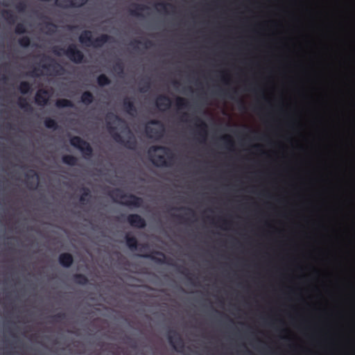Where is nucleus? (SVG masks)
<instances>
[{
    "label": "nucleus",
    "mask_w": 355,
    "mask_h": 355,
    "mask_svg": "<svg viewBox=\"0 0 355 355\" xmlns=\"http://www.w3.org/2000/svg\"><path fill=\"white\" fill-rule=\"evenodd\" d=\"M109 195L114 202L128 207L132 206L139 208L142 206L144 202V200L141 197L133 194H125L122 189L119 188L111 191Z\"/></svg>",
    "instance_id": "obj_1"
},
{
    "label": "nucleus",
    "mask_w": 355,
    "mask_h": 355,
    "mask_svg": "<svg viewBox=\"0 0 355 355\" xmlns=\"http://www.w3.org/2000/svg\"><path fill=\"white\" fill-rule=\"evenodd\" d=\"M78 40L85 46L100 48L110 42L112 40V37L107 34H102L94 39L92 31L85 30L80 33Z\"/></svg>",
    "instance_id": "obj_2"
},
{
    "label": "nucleus",
    "mask_w": 355,
    "mask_h": 355,
    "mask_svg": "<svg viewBox=\"0 0 355 355\" xmlns=\"http://www.w3.org/2000/svg\"><path fill=\"white\" fill-rule=\"evenodd\" d=\"M53 52L58 56L61 55H66L72 62L76 64H80L84 60V54L78 49L77 46L74 44H69L67 49L55 46L53 49Z\"/></svg>",
    "instance_id": "obj_3"
},
{
    "label": "nucleus",
    "mask_w": 355,
    "mask_h": 355,
    "mask_svg": "<svg viewBox=\"0 0 355 355\" xmlns=\"http://www.w3.org/2000/svg\"><path fill=\"white\" fill-rule=\"evenodd\" d=\"M158 150L162 151L169 161L173 159V155L169 148L163 146H153L150 148L148 153L150 156L153 157L152 162L153 164L156 166H169L170 164L166 160L164 155H156L153 156L152 153Z\"/></svg>",
    "instance_id": "obj_4"
},
{
    "label": "nucleus",
    "mask_w": 355,
    "mask_h": 355,
    "mask_svg": "<svg viewBox=\"0 0 355 355\" xmlns=\"http://www.w3.org/2000/svg\"><path fill=\"white\" fill-rule=\"evenodd\" d=\"M107 130L116 142L123 144L125 148L128 149L133 150L136 148L137 144V140L129 129V135L127 140H125L123 138L121 134L116 131V127L111 125L110 122H107Z\"/></svg>",
    "instance_id": "obj_5"
},
{
    "label": "nucleus",
    "mask_w": 355,
    "mask_h": 355,
    "mask_svg": "<svg viewBox=\"0 0 355 355\" xmlns=\"http://www.w3.org/2000/svg\"><path fill=\"white\" fill-rule=\"evenodd\" d=\"M70 144L74 148L78 149L85 159L90 158L93 155V148L91 145L78 136L71 137Z\"/></svg>",
    "instance_id": "obj_6"
},
{
    "label": "nucleus",
    "mask_w": 355,
    "mask_h": 355,
    "mask_svg": "<svg viewBox=\"0 0 355 355\" xmlns=\"http://www.w3.org/2000/svg\"><path fill=\"white\" fill-rule=\"evenodd\" d=\"M139 257L149 259L156 263L175 266L173 260L168 258L164 253L160 251H153L150 253L139 254Z\"/></svg>",
    "instance_id": "obj_7"
},
{
    "label": "nucleus",
    "mask_w": 355,
    "mask_h": 355,
    "mask_svg": "<svg viewBox=\"0 0 355 355\" xmlns=\"http://www.w3.org/2000/svg\"><path fill=\"white\" fill-rule=\"evenodd\" d=\"M170 345L175 351L181 352L184 348V343L181 336L176 331H171L168 335Z\"/></svg>",
    "instance_id": "obj_8"
},
{
    "label": "nucleus",
    "mask_w": 355,
    "mask_h": 355,
    "mask_svg": "<svg viewBox=\"0 0 355 355\" xmlns=\"http://www.w3.org/2000/svg\"><path fill=\"white\" fill-rule=\"evenodd\" d=\"M148 124L159 125L162 127V130H158L154 128L149 126L148 125H146L145 131H146V135L149 138H153V137L160 138L163 135L164 125L160 121L157 120V119H153L148 122Z\"/></svg>",
    "instance_id": "obj_9"
},
{
    "label": "nucleus",
    "mask_w": 355,
    "mask_h": 355,
    "mask_svg": "<svg viewBox=\"0 0 355 355\" xmlns=\"http://www.w3.org/2000/svg\"><path fill=\"white\" fill-rule=\"evenodd\" d=\"M130 225L135 228L143 229L146 226V222L144 218L137 214H129L126 218Z\"/></svg>",
    "instance_id": "obj_10"
},
{
    "label": "nucleus",
    "mask_w": 355,
    "mask_h": 355,
    "mask_svg": "<svg viewBox=\"0 0 355 355\" xmlns=\"http://www.w3.org/2000/svg\"><path fill=\"white\" fill-rule=\"evenodd\" d=\"M88 0H55V4L62 8H80L84 6Z\"/></svg>",
    "instance_id": "obj_11"
},
{
    "label": "nucleus",
    "mask_w": 355,
    "mask_h": 355,
    "mask_svg": "<svg viewBox=\"0 0 355 355\" xmlns=\"http://www.w3.org/2000/svg\"><path fill=\"white\" fill-rule=\"evenodd\" d=\"M45 59L49 60L50 62L47 64H43L42 65V69L53 72L55 75H59L62 73L64 71V68L58 62L55 61V60L51 58L50 57H45Z\"/></svg>",
    "instance_id": "obj_12"
},
{
    "label": "nucleus",
    "mask_w": 355,
    "mask_h": 355,
    "mask_svg": "<svg viewBox=\"0 0 355 355\" xmlns=\"http://www.w3.org/2000/svg\"><path fill=\"white\" fill-rule=\"evenodd\" d=\"M49 100V94L48 90L40 89L37 91L35 96V103L40 106L47 105Z\"/></svg>",
    "instance_id": "obj_13"
},
{
    "label": "nucleus",
    "mask_w": 355,
    "mask_h": 355,
    "mask_svg": "<svg viewBox=\"0 0 355 355\" xmlns=\"http://www.w3.org/2000/svg\"><path fill=\"white\" fill-rule=\"evenodd\" d=\"M155 104L159 110L165 111L171 107V100L168 96L161 94L157 97Z\"/></svg>",
    "instance_id": "obj_14"
},
{
    "label": "nucleus",
    "mask_w": 355,
    "mask_h": 355,
    "mask_svg": "<svg viewBox=\"0 0 355 355\" xmlns=\"http://www.w3.org/2000/svg\"><path fill=\"white\" fill-rule=\"evenodd\" d=\"M26 186L29 189H35L38 184V175L35 171L31 169L26 174Z\"/></svg>",
    "instance_id": "obj_15"
},
{
    "label": "nucleus",
    "mask_w": 355,
    "mask_h": 355,
    "mask_svg": "<svg viewBox=\"0 0 355 355\" xmlns=\"http://www.w3.org/2000/svg\"><path fill=\"white\" fill-rule=\"evenodd\" d=\"M196 128L197 129V134L202 139V141H205L207 137V125L205 121L200 118H196Z\"/></svg>",
    "instance_id": "obj_16"
},
{
    "label": "nucleus",
    "mask_w": 355,
    "mask_h": 355,
    "mask_svg": "<svg viewBox=\"0 0 355 355\" xmlns=\"http://www.w3.org/2000/svg\"><path fill=\"white\" fill-rule=\"evenodd\" d=\"M60 264L64 268H69L73 263V257L69 252L61 253L58 257Z\"/></svg>",
    "instance_id": "obj_17"
},
{
    "label": "nucleus",
    "mask_w": 355,
    "mask_h": 355,
    "mask_svg": "<svg viewBox=\"0 0 355 355\" xmlns=\"http://www.w3.org/2000/svg\"><path fill=\"white\" fill-rule=\"evenodd\" d=\"M123 107L124 110L130 115H133L137 112V109L133 101L129 98H125L123 99Z\"/></svg>",
    "instance_id": "obj_18"
},
{
    "label": "nucleus",
    "mask_w": 355,
    "mask_h": 355,
    "mask_svg": "<svg viewBox=\"0 0 355 355\" xmlns=\"http://www.w3.org/2000/svg\"><path fill=\"white\" fill-rule=\"evenodd\" d=\"M127 246L132 250L138 249V241L135 236L127 234L125 237Z\"/></svg>",
    "instance_id": "obj_19"
},
{
    "label": "nucleus",
    "mask_w": 355,
    "mask_h": 355,
    "mask_svg": "<svg viewBox=\"0 0 355 355\" xmlns=\"http://www.w3.org/2000/svg\"><path fill=\"white\" fill-rule=\"evenodd\" d=\"M81 190L83 191V193L80 196L79 200L80 203L85 205L89 202V198H91V191L87 187H83Z\"/></svg>",
    "instance_id": "obj_20"
},
{
    "label": "nucleus",
    "mask_w": 355,
    "mask_h": 355,
    "mask_svg": "<svg viewBox=\"0 0 355 355\" xmlns=\"http://www.w3.org/2000/svg\"><path fill=\"white\" fill-rule=\"evenodd\" d=\"M62 161L64 164L71 166H76L78 164L77 157L71 155H63L62 157Z\"/></svg>",
    "instance_id": "obj_21"
},
{
    "label": "nucleus",
    "mask_w": 355,
    "mask_h": 355,
    "mask_svg": "<svg viewBox=\"0 0 355 355\" xmlns=\"http://www.w3.org/2000/svg\"><path fill=\"white\" fill-rule=\"evenodd\" d=\"M94 99L93 94L89 91L84 92L80 96L81 102L86 105H90Z\"/></svg>",
    "instance_id": "obj_22"
},
{
    "label": "nucleus",
    "mask_w": 355,
    "mask_h": 355,
    "mask_svg": "<svg viewBox=\"0 0 355 355\" xmlns=\"http://www.w3.org/2000/svg\"><path fill=\"white\" fill-rule=\"evenodd\" d=\"M73 281L75 284L85 286L88 284L87 277L83 274H75L73 276Z\"/></svg>",
    "instance_id": "obj_23"
},
{
    "label": "nucleus",
    "mask_w": 355,
    "mask_h": 355,
    "mask_svg": "<svg viewBox=\"0 0 355 355\" xmlns=\"http://www.w3.org/2000/svg\"><path fill=\"white\" fill-rule=\"evenodd\" d=\"M18 106L26 112H32L33 107L28 103L26 98L20 97L17 102Z\"/></svg>",
    "instance_id": "obj_24"
},
{
    "label": "nucleus",
    "mask_w": 355,
    "mask_h": 355,
    "mask_svg": "<svg viewBox=\"0 0 355 355\" xmlns=\"http://www.w3.org/2000/svg\"><path fill=\"white\" fill-rule=\"evenodd\" d=\"M55 106L58 108L73 107V103L70 100L60 98L55 101Z\"/></svg>",
    "instance_id": "obj_25"
},
{
    "label": "nucleus",
    "mask_w": 355,
    "mask_h": 355,
    "mask_svg": "<svg viewBox=\"0 0 355 355\" xmlns=\"http://www.w3.org/2000/svg\"><path fill=\"white\" fill-rule=\"evenodd\" d=\"M148 8L144 5L142 4H135V9L130 10V15L135 17H140L141 16V12L144 11Z\"/></svg>",
    "instance_id": "obj_26"
},
{
    "label": "nucleus",
    "mask_w": 355,
    "mask_h": 355,
    "mask_svg": "<svg viewBox=\"0 0 355 355\" xmlns=\"http://www.w3.org/2000/svg\"><path fill=\"white\" fill-rule=\"evenodd\" d=\"M175 103L178 110L187 109L189 107L188 101L182 97H177L175 100Z\"/></svg>",
    "instance_id": "obj_27"
},
{
    "label": "nucleus",
    "mask_w": 355,
    "mask_h": 355,
    "mask_svg": "<svg viewBox=\"0 0 355 355\" xmlns=\"http://www.w3.org/2000/svg\"><path fill=\"white\" fill-rule=\"evenodd\" d=\"M31 84L27 81H22L19 86V90L22 94H26L31 91Z\"/></svg>",
    "instance_id": "obj_28"
},
{
    "label": "nucleus",
    "mask_w": 355,
    "mask_h": 355,
    "mask_svg": "<svg viewBox=\"0 0 355 355\" xmlns=\"http://www.w3.org/2000/svg\"><path fill=\"white\" fill-rule=\"evenodd\" d=\"M44 125L46 128L53 129L54 130L58 128L57 122L51 118H46L44 121Z\"/></svg>",
    "instance_id": "obj_29"
},
{
    "label": "nucleus",
    "mask_w": 355,
    "mask_h": 355,
    "mask_svg": "<svg viewBox=\"0 0 355 355\" xmlns=\"http://www.w3.org/2000/svg\"><path fill=\"white\" fill-rule=\"evenodd\" d=\"M177 268L178 272H180L182 275H184L187 279L191 282V284L193 285L195 284V282L193 280V275L188 272L187 268L183 267L182 266H178Z\"/></svg>",
    "instance_id": "obj_30"
},
{
    "label": "nucleus",
    "mask_w": 355,
    "mask_h": 355,
    "mask_svg": "<svg viewBox=\"0 0 355 355\" xmlns=\"http://www.w3.org/2000/svg\"><path fill=\"white\" fill-rule=\"evenodd\" d=\"M97 83L99 86L103 87L110 84V80L105 74H101L97 78Z\"/></svg>",
    "instance_id": "obj_31"
},
{
    "label": "nucleus",
    "mask_w": 355,
    "mask_h": 355,
    "mask_svg": "<svg viewBox=\"0 0 355 355\" xmlns=\"http://www.w3.org/2000/svg\"><path fill=\"white\" fill-rule=\"evenodd\" d=\"M4 18L10 24H14L16 20V16L10 10H4L3 12Z\"/></svg>",
    "instance_id": "obj_32"
},
{
    "label": "nucleus",
    "mask_w": 355,
    "mask_h": 355,
    "mask_svg": "<svg viewBox=\"0 0 355 355\" xmlns=\"http://www.w3.org/2000/svg\"><path fill=\"white\" fill-rule=\"evenodd\" d=\"M135 44H143L146 49H149L153 46V42L148 40H146L144 43L139 40H135L134 42H131L130 45L133 46L134 49H137V46Z\"/></svg>",
    "instance_id": "obj_33"
},
{
    "label": "nucleus",
    "mask_w": 355,
    "mask_h": 355,
    "mask_svg": "<svg viewBox=\"0 0 355 355\" xmlns=\"http://www.w3.org/2000/svg\"><path fill=\"white\" fill-rule=\"evenodd\" d=\"M18 43L21 46L27 48L31 44V40L28 36H23L18 40Z\"/></svg>",
    "instance_id": "obj_34"
},
{
    "label": "nucleus",
    "mask_w": 355,
    "mask_h": 355,
    "mask_svg": "<svg viewBox=\"0 0 355 355\" xmlns=\"http://www.w3.org/2000/svg\"><path fill=\"white\" fill-rule=\"evenodd\" d=\"M15 32L17 34H24L26 32V26L22 23H18L15 28Z\"/></svg>",
    "instance_id": "obj_35"
},
{
    "label": "nucleus",
    "mask_w": 355,
    "mask_h": 355,
    "mask_svg": "<svg viewBox=\"0 0 355 355\" xmlns=\"http://www.w3.org/2000/svg\"><path fill=\"white\" fill-rule=\"evenodd\" d=\"M150 88V83L149 80H144L141 83V86L139 88V91L142 93L147 92Z\"/></svg>",
    "instance_id": "obj_36"
},
{
    "label": "nucleus",
    "mask_w": 355,
    "mask_h": 355,
    "mask_svg": "<svg viewBox=\"0 0 355 355\" xmlns=\"http://www.w3.org/2000/svg\"><path fill=\"white\" fill-rule=\"evenodd\" d=\"M221 139H223L225 141V144L227 146L232 147L234 146V141L230 135H224L221 137Z\"/></svg>",
    "instance_id": "obj_37"
},
{
    "label": "nucleus",
    "mask_w": 355,
    "mask_h": 355,
    "mask_svg": "<svg viewBox=\"0 0 355 355\" xmlns=\"http://www.w3.org/2000/svg\"><path fill=\"white\" fill-rule=\"evenodd\" d=\"M158 6L161 7V10L164 11L165 13H168L167 8L169 7L171 8H174V6L171 3H159L157 4Z\"/></svg>",
    "instance_id": "obj_38"
},
{
    "label": "nucleus",
    "mask_w": 355,
    "mask_h": 355,
    "mask_svg": "<svg viewBox=\"0 0 355 355\" xmlns=\"http://www.w3.org/2000/svg\"><path fill=\"white\" fill-rule=\"evenodd\" d=\"M26 7H27L26 3V2H24V1H20V2H19V3L16 5V6H15L16 9H17L19 12H24V11L26 10Z\"/></svg>",
    "instance_id": "obj_39"
},
{
    "label": "nucleus",
    "mask_w": 355,
    "mask_h": 355,
    "mask_svg": "<svg viewBox=\"0 0 355 355\" xmlns=\"http://www.w3.org/2000/svg\"><path fill=\"white\" fill-rule=\"evenodd\" d=\"M114 69L119 73L123 72V64L121 62H116L114 66Z\"/></svg>",
    "instance_id": "obj_40"
},
{
    "label": "nucleus",
    "mask_w": 355,
    "mask_h": 355,
    "mask_svg": "<svg viewBox=\"0 0 355 355\" xmlns=\"http://www.w3.org/2000/svg\"><path fill=\"white\" fill-rule=\"evenodd\" d=\"M66 317V314L64 313H58L53 316H52V318L54 321L58 322L59 320L64 319Z\"/></svg>",
    "instance_id": "obj_41"
},
{
    "label": "nucleus",
    "mask_w": 355,
    "mask_h": 355,
    "mask_svg": "<svg viewBox=\"0 0 355 355\" xmlns=\"http://www.w3.org/2000/svg\"><path fill=\"white\" fill-rule=\"evenodd\" d=\"M112 119H114L116 121H121L122 119L116 114H114V113H108L106 115V119L107 120H111Z\"/></svg>",
    "instance_id": "obj_42"
},
{
    "label": "nucleus",
    "mask_w": 355,
    "mask_h": 355,
    "mask_svg": "<svg viewBox=\"0 0 355 355\" xmlns=\"http://www.w3.org/2000/svg\"><path fill=\"white\" fill-rule=\"evenodd\" d=\"M175 209L187 210V213H186L187 215H190V216H195L194 211L193 209H190V208L180 207V208H175Z\"/></svg>",
    "instance_id": "obj_43"
},
{
    "label": "nucleus",
    "mask_w": 355,
    "mask_h": 355,
    "mask_svg": "<svg viewBox=\"0 0 355 355\" xmlns=\"http://www.w3.org/2000/svg\"><path fill=\"white\" fill-rule=\"evenodd\" d=\"M37 69H35L34 70H33L32 71H31L29 73V76H32V77H38L40 76L39 73H37Z\"/></svg>",
    "instance_id": "obj_44"
},
{
    "label": "nucleus",
    "mask_w": 355,
    "mask_h": 355,
    "mask_svg": "<svg viewBox=\"0 0 355 355\" xmlns=\"http://www.w3.org/2000/svg\"><path fill=\"white\" fill-rule=\"evenodd\" d=\"M189 116V114L187 113V112H184L181 116H180V120L182 121H184V122H186L187 121V118Z\"/></svg>",
    "instance_id": "obj_45"
},
{
    "label": "nucleus",
    "mask_w": 355,
    "mask_h": 355,
    "mask_svg": "<svg viewBox=\"0 0 355 355\" xmlns=\"http://www.w3.org/2000/svg\"><path fill=\"white\" fill-rule=\"evenodd\" d=\"M139 245H140L139 250L141 251L143 250H146V249L148 248V245L146 244V243H143V244H141Z\"/></svg>",
    "instance_id": "obj_46"
},
{
    "label": "nucleus",
    "mask_w": 355,
    "mask_h": 355,
    "mask_svg": "<svg viewBox=\"0 0 355 355\" xmlns=\"http://www.w3.org/2000/svg\"><path fill=\"white\" fill-rule=\"evenodd\" d=\"M239 103H240V109L244 110L245 109L244 102L242 100H240Z\"/></svg>",
    "instance_id": "obj_47"
},
{
    "label": "nucleus",
    "mask_w": 355,
    "mask_h": 355,
    "mask_svg": "<svg viewBox=\"0 0 355 355\" xmlns=\"http://www.w3.org/2000/svg\"><path fill=\"white\" fill-rule=\"evenodd\" d=\"M47 25H48V26H52V27H53V28H55V24H53V23H51V22H49V23L47 24Z\"/></svg>",
    "instance_id": "obj_48"
},
{
    "label": "nucleus",
    "mask_w": 355,
    "mask_h": 355,
    "mask_svg": "<svg viewBox=\"0 0 355 355\" xmlns=\"http://www.w3.org/2000/svg\"><path fill=\"white\" fill-rule=\"evenodd\" d=\"M223 220V225H227L229 224V223L227 220Z\"/></svg>",
    "instance_id": "obj_49"
},
{
    "label": "nucleus",
    "mask_w": 355,
    "mask_h": 355,
    "mask_svg": "<svg viewBox=\"0 0 355 355\" xmlns=\"http://www.w3.org/2000/svg\"><path fill=\"white\" fill-rule=\"evenodd\" d=\"M173 84L174 86H176V85H179V83L178 81H176V80H174L173 82Z\"/></svg>",
    "instance_id": "obj_50"
},
{
    "label": "nucleus",
    "mask_w": 355,
    "mask_h": 355,
    "mask_svg": "<svg viewBox=\"0 0 355 355\" xmlns=\"http://www.w3.org/2000/svg\"><path fill=\"white\" fill-rule=\"evenodd\" d=\"M175 217H176L178 219H180H180H183V217H182V216H179V215H178V216H175Z\"/></svg>",
    "instance_id": "obj_51"
},
{
    "label": "nucleus",
    "mask_w": 355,
    "mask_h": 355,
    "mask_svg": "<svg viewBox=\"0 0 355 355\" xmlns=\"http://www.w3.org/2000/svg\"><path fill=\"white\" fill-rule=\"evenodd\" d=\"M254 148H256V149H259V148H260V146H259V145H255V146H254Z\"/></svg>",
    "instance_id": "obj_52"
},
{
    "label": "nucleus",
    "mask_w": 355,
    "mask_h": 355,
    "mask_svg": "<svg viewBox=\"0 0 355 355\" xmlns=\"http://www.w3.org/2000/svg\"><path fill=\"white\" fill-rule=\"evenodd\" d=\"M8 127L9 128H12V125H11V124H10V123H8Z\"/></svg>",
    "instance_id": "obj_53"
}]
</instances>
